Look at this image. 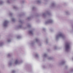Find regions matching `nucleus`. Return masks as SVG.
Masks as SVG:
<instances>
[{"mask_svg": "<svg viewBox=\"0 0 73 73\" xmlns=\"http://www.w3.org/2000/svg\"><path fill=\"white\" fill-rule=\"evenodd\" d=\"M66 50H68L70 48V44L69 43H67L66 45Z\"/></svg>", "mask_w": 73, "mask_h": 73, "instance_id": "obj_1", "label": "nucleus"}, {"mask_svg": "<svg viewBox=\"0 0 73 73\" xmlns=\"http://www.w3.org/2000/svg\"><path fill=\"white\" fill-rule=\"evenodd\" d=\"M5 26H6V25H7V23H8V21H5Z\"/></svg>", "mask_w": 73, "mask_h": 73, "instance_id": "obj_2", "label": "nucleus"}, {"mask_svg": "<svg viewBox=\"0 0 73 73\" xmlns=\"http://www.w3.org/2000/svg\"><path fill=\"white\" fill-rule=\"evenodd\" d=\"M63 36V35H62V34H60V35H59V36Z\"/></svg>", "mask_w": 73, "mask_h": 73, "instance_id": "obj_3", "label": "nucleus"}, {"mask_svg": "<svg viewBox=\"0 0 73 73\" xmlns=\"http://www.w3.org/2000/svg\"><path fill=\"white\" fill-rule=\"evenodd\" d=\"M30 33H32V31H30Z\"/></svg>", "mask_w": 73, "mask_h": 73, "instance_id": "obj_4", "label": "nucleus"}, {"mask_svg": "<svg viewBox=\"0 0 73 73\" xmlns=\"http://www.w3.org/2000/svg\"><path fill=\"white\" fill-rule=\"evenodd\" d=\"M18 62V61H16L15 62V63H17Z\"/></svg>", "mask_w": 73, "mask_h": 73, "instance_id": "obj_5", "label": "nucleus"}, {"mask_svg": "<svg viewBox=\"0 0 73 73\" xmlns=\"http://www.w3.org/2000/svg\"><path fill=\"white\" fill-rule=\"evenodd\" d=\"M52 21L51 20H50V23H51V22H52Z\"/></svg>", "mask_w": 73, "mask_h": 73, "instance_id": "obj_6", "label": "nucleus"}]
</instances>
